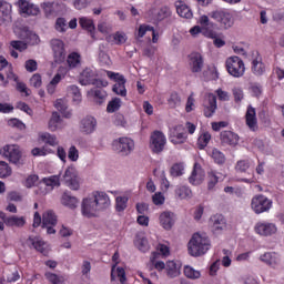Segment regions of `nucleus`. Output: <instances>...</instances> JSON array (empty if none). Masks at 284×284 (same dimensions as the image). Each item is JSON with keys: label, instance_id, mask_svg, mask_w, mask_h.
Here are the masks:
<instances>
[{"label": "nucleus", "instance_id": "nucleus-1", "mask_svg": "<svg viewBox=\"0 0 284 284\" xmlns=\"http://www.w3.org/2000/svg\"><path fill=\"white\" fill-rule=\"evenodd\" d=\"M112 205L110 195L103 191H94L91 195L84 197L81 203V214L85 219H94L100 212L108 210Z\"/></svg>", "mask_w": 284, "mask_h": 284}, {"label": "nucleus", "instance_id": "nucleus-2", "mask_svg": "<svg viewBox=\"0 0 284 284\" xmlns=\"http://www.w3.org/2000/svg\"><path fill=\"white\" fill-rule=\"evenodd\" d=\"M159 257V253L153 252L150 256V261L153 265V267L158 272H165V275L168 278H179L181 276V270L183 267V264L181 261L178 260H169L166 262L163 261H156Z\"/></svg>", "mask_w": 284, "mask_h": 284}, {"label": "nucleus", "instance_id": "nucleus-3", "mask_svg": "<svg viewBox=\"0 0 284 284\" xmlns=\"http://www.w3.org/2000/svg\"><path fill=\"white\" fill-rule=\"evenodd\" d=\"M211 247L212 242L205 233H194L187 243L189 254L194 257L204 256Z\"/></svg>", "mask_w": 284, "mask_h": 284}, {"label": "nucleus", "instance_id": "nucleus-4", "mask_svg": "<svg viewBox=\"0 0 284 284\" xmlns=\"http://www.w3.org/2000/svg\"><path fill=\"white\" fill-rule=\"evenodd\" d=\"M0 154L13 165H23V151L18 144H6L0 149Z\"/></svg>", "mask_w": 284, "mask_h": 284}, {"label": "nucleus", "instance_id": "nucleus-5", "mask_svg": "<svg viewBox=\"0 0 284 284\" xmlns=\"http://www.w3.org/2000/svg\"><path fill=\"white\" fill-rule=\"evenodd\" d=\"M61 181L69 190H73L74 192L81 189V176H79V170H77L74 164L65 168Z\"/></svg>", "mask_w": 284, "mask_h": 284}, {"label": "nucleus", "instance_id": "nucleus-6", "mask_svg": "<svg viewBox=\"0 0 284 284\" xmlns=\"http://www.w3.org/2000/svg\"><path fill=\"white\" fill-rule=\"evenodd\" d=\"M274 207V201L264 194H256L251 199V210L254 214H268Z\"/></svg>", "mask_w": 284, "mask_h": 284}, {"label": "nucleus", "instance_id": "nucleus-7", "mask_svg": "<svg viewBox=\"0 0 284 284\" xmlns=\"http://www.w3.org/2000/svg\"><path fill=\"white\" fill-rule=\"evenodd\" d=\"M225 68L226 72L231 77H234V79H241V77L245 75V62H243V59L236 55L226 58Z\"/></svg>", "mask_w": 284, "mask_h": 284}, {"label": "nucleus", "instance_id": "nucleus-8", "mask_svg": "<svg viewBox=\"0 0 284 284\" xmlns=\"http://www.w3.org/2000/svg\"><path fill=\"white\" fill-rule=\"evenodd\" d=\"M210 18L220 23L224 30H230L234 26V14L227 9H217L210 12Z\"/></svg>", "mask_w": 284, "mask_h": 284}, {"label": "nucleus", "instance_id": "nucleus-9", "mask_svg": "<svg viewBox=\"0 0 284 284\" xmlns=\"http://www.w3.org/2000/svg\"><path fill=\"white\" fill-rule=\"evenodd\" d=\"M254 232L257 236L272 239L278 235V225L270 221H260L254 225Z\"/></svg>", "mask_w": 284, "mask_h": 284}, {"label": "nucleus", "instance_id": "nucleus-10", "mask_svg": "<svg viewBox=\"0 0 284 284\" xmlns=\"http://www.w3.org/2000/svg\"><path fill=\"white\" fill-rule=\"evenodd\" d=\"M104 74H106L110 81L114 82L112 88L114 94H118V97H128V89H125V83H128V80L123 74L113 71H104Z\"/></svg>", "mask_w": 284, "mask_h": 284}, {"label": "nucleus", "instance_id": "nucleus-11", "mask_svg": "<svg viewBox=\"0 0 284 284\" xmlns=\"http://www.w3.org/2000/svg\"><path fill=\"white\" fill-rule=\"evenodd\" d=\"M114 152L121 156H130L134 152V140L130 138H119L112 142Z\"/></svg>", "mask_w": 284, "mask_h": 284}, {"label": "nucleus", "instance_id": "nucleus-12", "mask_svg": "<svg viewBox=\"0 0 284 284\" xmlns=\"http://www.w3.org/2000/svg\"><path fill=\"white\" fill-rule=\"evenodd\" d=\"M149 145L154 154H161L165 150V145H168V138L163 132L154 131L151 133Z\"/></svg>", "mask_w": 284, "mask_h": 284}, {"label": "nucleus", "instance_id": "nucleus-13", "mask_svg": "<svg viewBox=\"0 0 284 284\" xmlns=\"http://www.w3.org/2000/svg\"><path fill=\"white\" fill-rule=\"evenodd\" d=\"M61 185V176L60 175H51L49 178H44L40 183L39 190L36 191V194L40 196H45V194H50L54 187H59Z\"/></svg>", "mask_w": 284, "mask_h": 284}, {"label": "nucleus", "instance_id": "nucleus-14", "mask_svg": "<svg viewBox=\"0 0 284 284\" xmlns=\"http://www.w3.org/2000/svg\"><path fill=\"white\" fill-rule=\"evenodd\" d=\"M197 26L203 29V37L215 38L216 37V23L210 19V13L200 14L197 18Z\"/></svg>", "mask_w": 284, "mask_h": 284}, {"label": "nucleus", "instance_id": "nucleus-15", "mask_svg": "<svg viewBox=\"0 0 284 284\" xmlns=\"http://www.w3.org/2000/svg\"><path fill=\"white\" fill-rule=\"evenodd\" d=\"M0 81L3 88L8 87V81H14L17 82L16 90H18V92L23 94V97H30L31 94L30 89H28V85H26V83L23 82H19V77H17V74H14V72L12 71H10L7 74V80H6V75H3V73H0Z\"/></svg>", "mask_w": 284, "mask_h": 284}, {"label": "nucleus", "instance_id": "nucleus-16", "mask_svg": "<svg viewBox=\"0 0 284 284\" xmlns=\"http://www.w3.org/2000/svg\"><path fill=\"white\" fill-rule=\"evenodd\" d=\"M50 48L55 63H61L65 59V42L59 38H53L50 40Z\"/></svg>", "mask_w": 284, "mask_h": 284}, {"label": "nucleus", "instance_id": "nucleus-17", "mask_svg": "<svg viewBox=\"0 0 284 284\" xmlns=\"http://www.w3.org/2000/svg\"><path fill=\"white\" fill-rule=\"evenodd\" d=\"M18 7L22 17H39V14H41L39 6L28 0H18Z\"/></svg>", "mask_w": 284, "mask_h": 284}, {"label": "nucleus", "instance_id": "nucleus-18", "mask_svg": "<svg viewBox=\"0 0 284 284\" xmlns=\"http://www.w3.org/2000/svg\"><path fill=\"white\" fill-rule=\"evenodd\" d=\"M112 261L115 264L112 265V268H111V281H116V278H119L121 284H125V282L128 281V278L125 277V268L121 266H116L119 265V252H115L113 254Z\"/></svg>", "mask_w": 284, "mask_h": 284}, {"label": "nucleus", "instance_id": "nucleus-19", "mask_svg": "<svg viewBox=\"0 0 284 284\" xmlns=\"http://www.w3.org/2000/svg\"><path fill=\"white\" fill-rule=\"evenodd\" d=\"M168 17H172V10L169 7H162L160 9L152 8L146 12V19L151 21H163Z\"/></svg>", "mask_w": 284, "mask_h": 284}, {"label": "nucleus", "instance_id": "nucleus-20", "mask_svg": "<svg viewBox=\"0 0 284 284\" xmlns=\"http://www.w3.org/2000/svg\"><path fill=\"white\" fill-rule=\"evenodd\" d=\"M159 223L163 230L170 232V230H172L176 223V214H174L172 211H163L159 215Z\"/></svg>", "mask_w": 284, "mask_h": 284}, {"label": "nucleus", "instance_id": "nucleus-21", "mask_svg": "<svg viewBox=\"0 0 284 284\" xmlns=\"http://www.w3.org/2000/svg\"><path fill=\"white\" fill-rule=\"evenodd\" d=\"M65 74H68V69L61 67L59 68L57 74L51 79V81L47 84L48 94H54L57 92V87L63 79H65Z\"/></svg>", "mask_w": 284, "mask_h": 284}, {"label": "nucleus", "instance_id": "nucleus-22", "mask_svg": "<svg viewBox=\"0 0 284 284\" xmlns=\"http://www.w3.org/2000/svg\"><path fill=\"white\" fill-rule=\"evenodd\" d=\"M97 119L94 116H85L80 121V132L85 135L97 132Z\"/></svg>", "mask_w": 284, "mask_h": 284}, {"label": "nucleus", "instance_id": "nucleus-23", "mask_svg": "<svg viewBox=\"0 0 284 284\" xmlns=\"http://www.w3.org/2000/svg\"><path fill=\"white\" fill-rule=\"evenodd\" d=\"M205 181V171L201 164L195 163L191 176H189V183L191 185H201Z\"/></svg>", "mask_w": 284, "mask_h": 284}, {"label": "nucleus", "instance_id": "nucleus-24", "mask_svg": "<svg viewBox=\"0 0 284 284\" xmlns=\"http://www.w3.org/2000/svg\"><path fill=\"white\" fill-rule=\"evenodd\" d=\"M260 261L273 270H278V266L281 265V255L274 252H266L260 256Z\"/></svg>", "mask_w": 284, "mask_h": 284}, {"label": "nucleus", "instance_id": "nucleus-25", "mask_svg": "<svg viewBox=\"0 0 284 284\" xmlns=\"http://www.w3.org/2000/svg\"><path fill=\"white\" fill-rule=\"evenodd\" d=\"M222 145H230V148H236L241 138L239 134L232 131H222L220 134Z\"/></svg>", "mask_w": 284, "mask_h": 284}, {"label": "nucleus", "instance_id": "nucleus-26", "mask_svg": "<svg viewBox=\"0 0 284 284\" xmlns=\"http://www.w3.org/2000/svg\"><path fill=\"white\" fill-rule=\"evenodd\" d=\"M216 108V95L214 93H209L204 102V116L207 119H210V116H214Z\"/></svg>", "mask_w": 284, "mask_h": 284}, {"label": "nucleus", "instance_id": "nucleus-27", "mask_svg": "<svg viewBox=\"0 0 284 284\" xmlns=\"http://www.w3.org/2000/svg\"><path fill=\"white\" fill-rule=\"evenodd\" d=\"M0 219H2L3 223H6L8 227H23V225H26L24 216L11 215L6 217V213L0 212Z\"/></svg>", "mask_w": 284, "mask_h": 284}, {"label": "nucleus", "instance_id": "nucleus-28", "mask_svg": "<svg viewBox=\"0 0 284 284\" xmlns=\"http://www.w3.org/2000/svg\"><path fill=\"white\" fill-rule=\"evenodd\" d=\"M65 125L67 124L63 122V119H61L59 112H52L51 118L48 122V129L50 130V132H58V130H63Z\"/></svg>", "mask_w": 284, "mask_h": 284}, {"label": "nucleus", "instance_id": "nucleus-29", "mask_svg": "<svg viewBox=\"0 0 284 284\" xmlns=\"http://www.w3.org/2000/svg\"><path fill=\"white\" fill-rule=\"evenodd\" d=\"M251 71L255 77H263L267 72V67L263 63L261 55H255L251 62Z\"/></svg>", "mask_w": 284, "mask_h": 284}, {"label": "nucleus", "instance_id": "nucleus-30", "mask_svg": "<svg viewBox=\"0 0 284 284\" xmlns=\"http://www.w3.org/2000/svg\"><path fill=\"white\" fill-rule=\"evenodd\" d=\"M28 247H34L40 254H48L49 246L41 237H28L27 240Z\"/></svg>", "mask_w": 284, "mask_h": 284}, {"label": "nucleus", "instance_id": "nucleus-31", "mask_svg": "<svg viewBox=\"0 0 284 284\" xmlns=\"http://www.w3.org/2000/svg\"><path fill=\"white\" fill-rule=\"evenodd\" d=\"M245 121L247 128L252 132H256L258 130V120L256 119V109L253 106H248L245 114Z\"/></svg>", "mask_w": 284, "mask_h": 284}, {"label": "nucleus", "instance_id": "nucleus-32", "mask_svg": "<svg viewBox=\"0 0 284 284\" xmlns=\"http://www.w3.org/2000/svg\"><path fill=\"white\" fill-rule=\"evenodd\" d=\"M189 65L192 72H201L203 70V55L199 52H193L189 55Z\"/></svg>", "mask_w": 284, "mask_h": 284}, {"label": "nucleus", "instance_id": "nucleus-33", "mask_svg": "<svg viewBox=\"0 0 284 284\" xmlns=\"http://www.w3.org/2000/svg\"><path fill=\"white\" fill-rule=\"evenodd\" d=\"M210 226L214 234H219L222 230L225 229V220L223 215H213L210 219Z\"/></svg>", "mask_w": 284, "mask_h": 284}, {"label": "nucleus", "instance_id": "nucleus-34", "mask_svg": "<svg viewBox=\"0 0 284 284\" xmlns=\"http://www.w3.org/2000/svg\"><path fill=\"white\" fill-rule=\"evenodd\" d=\"M38 139L41 143L50 145V148H57V145H59V138L50 132H40L38 134Z\"/></svg>", "mask_w": 284, "mask_h": 284}, {"label": "nucleus", "instance_id": "nucleus-35", "mask_svg": "<svg viewBox=\"0 0 284 284\" xmlns=\"http://www.w3.org/2000/svg\"><path fill=\"white\" fill-rule=\"evenodd\" d=\"M79 23L82 30H87L88 33L92 38H94V32H97V27L94 26V20L89 17H81L79 18Z\"/></svg>", "mask_w": 284, "mask_h": 284}, {"label": "nucleus", "instance_id": "nucleus-36", "mask_svg": "<svg viewBox=\"0 0 284 284\" xmlns=\"http://www.w3.org/2000/svg\"><path fill=\"white\" fill-rule=\"evenodd\" d=\"M94 77H97V74L92 69H89V68L84 69L80 75L81 85H94L95 83Z\"/></svg>", "mask_w": 284, "mask_h": 284}, {"label": "nucleus", "instance_id": "nucleus-37", "mask_svg": "<svg viewBox=\"0 0 284 284\" xmlns=\"http://www.w3.org/2000/svg\"><path fill=\"white\" fill-rule=\"evenodd\" d=\"M106 41L109 43H113V45H123L128 43V34L123 31H116L115 33L106 37Z\"/></svg>", "mask_w": 284, "mask_h": 284}, {"label": "nucleus", "instance_id": "nucleus-38", "mask_svg": "<svg viewBox=\"0 0 284 284\" xmlns=\"http://www.w3.org/2000/svg\"><path fill=\"white\" fill-rule=\"evenodd\" d=\"M67 97H70L72 99V102L74 103V105H79V103L83 101V98L81 95V90L79 89V87L74 84L67 87Z\"/></svg>", "mask_w": 284, "mask_h": 284}, {"label": "nucleus", "instance_id": "nucleus-39", "mask_svg": "<svg viewBox=\"0 0 284 284\" xmlns=\"http://www.w3.org/2000/svg\"><path fill=\"white\" fill-rule=\"evenodd\" d=\"M61 204L64 205V207H69V210H77V207H79V199L64 192L61 196Z\"/></svg>", "mask_w": 284, "mask_h": 284}, {"label": "nucleus", "instance_id": "nucleus-40", "mask_svg": "<svg viewBox=\"0 0 284 284\" xmlns=\"http://www.w3.org/2000/svg\"><path fill=\"white\" fill-rule=\"evenodd\" d=\"M223 179H225V175L214 170H210L207 172V189L214 190V187H216V183H219L220 181H223Z\"/></svg>", "mask_w": 284, "mask_h": 284}, {"label": "nucleus", "instance_id": "nucleus-41", "mask_svg": "<svg viewBox=\"0 0 284 284\" xmlns=\"http://www.w3.org/2000/svg\"><path fill=\"white\" fill-rule=\"evenodd\" d=\"M175 8L179 17H181L182 19H192L194 17L192 9H190L187 4L181 1L176 2Z\"/></svg>", "mask_w": 284, "mask_h": 284}, {"label": "nucleus", "instance_id": "nucleus-42", "mask_svg": "<svg viewBox=\"0 0 284 284\" xmlns=\"http://www.w3.org/2000/svg\"><path fill=\"white\" fill-rule=\"evenodd\" d=\"M134 245L140 252H150V242H148V237L143 234L136 235Z\"/></svg>", "mask_w": 284, "mask_h": 284}, {"label": "nucleus", "instance_id": "nucleus-43", "mask_svg": "<svg viewBox=\"0 0 284 284\" xmlns=\"http://www.w3.org/2000/svg\"><path fill=\"white\" fill-rule=\"evenodd\" d=\"M19 281H21V273L19 272V268L13 267L7 271L4 281L0 284L17 283Z\"/></svg>", "mask_w": 284, "mask_h": 284}, {"label": "nucleus", "instance_id": "nucleus-44", "mask_svg": "<svg viewBox=\"0 0 284 284\" xmlns=\"http://www.w3.org/2000/svg\"><path fill=\"white\" fill-rule=\"evenodd\" d=\"M67 65L69 70H74L81 65V54L72 52L67 57Z\"/></svg>", "mask_w": 284, "mask_h": 284}, {"label": "nucleus", "instance_id": "nucleus-45", "mask_svg": "<svg viewBox=\"0 0 284 284\" xmlns=\"http://www.w3.org/2000/svg\"><path fill=\"white\" fill-rule=\"evenodd\" d=\"M183 274L186 278H190L191 281H199V278H201L202 276L201 271L194 268V266L191 265H184Z\"/></svg>", "mask_w": 284, "mask_h": 284}, {"label": "nucleus", "instance_id": "nucleus-46", "mask_svg": "<svg viewBox=\"0 0 284 284\" xmlns=\"http://www.w3.org/2000/svg\"><path fill=\"white\" fill-rule=\"evenodd\" d=\"M57 214L53 211L48 210L42 214V226L57 225Z\"/></svg>", "mask_w": 284, "mask_h": 284}, {"label": "nucleus", "instance_id": "nucleus-47", "mask_svg": "<svg viewBox=\"0 0 284 284\" xmlns=\"http://www.w3.org/2000/svg\"><path fill=\"white\" fill-rule=\"evenodd\" d=\"M210 141H212V134L207 131H203L197 138V146L200 150H205L207 145H210Z\"/></svg>", "mask_w": 284, "mask_h": 284}, {"label": "nucleus", "instance_id": "nucleus-48", "mask_svg": "<svg viewBox=\"0 0 284 284\" xmlns=\"http://www.w3.org/2000/svg\"><path fill=\"white\" fill-rule=\"evenodd\" d=\"M175 195L178 199H181V201H187L192 197V190L187 186H178L175 189Z\"/></svg>", "mask_w": 284, "mask_h": 284}, {"label": "nucleus", "instance_id": "nucleus-49", "mask_svg": "<svg viewBox=\"0 0 284 284\" xmlns=\"http://www.w3.org/2000/svg\"><path fill=\"white\" fill-rule=\"evenodd\" d=\"M122 105L123 101L120 98H113L106 105V112H109V114L118 112V110H121Z\"/></svg>", "mask_w": 284, "mask_h": 284}, {"label": "nucleus", "instance_id": "nucleus-50", "mask_svg": "<svg viewBox=\"0 0 284 284\" xmlns=\"http://www.w3.org/2000/svg\"><path fill=\"white\" fill-rule=\"evenodd\" d=\"M89 95L93 97L95 102L99 103V105H101V103H103V101H105V98L108 97L105 91L101 89H93L89 91Z\"/></svg>", "mask_w": 284, "mask_h": 284}, {"label": "nucleus", "instance_id": "nucleus-51", "mask_svg": "<svg viewBox=\"0 0 284 284\" xmlns=\"http://www.w3.org/2000/svg\"><path fill=\"white\" fill-rule=\"evenodd\" d=\"M148 32H154V27L145 23L140 24L135 32V37L136 39H143V37L148 34Z\"/></svg>", "mask_w": 284, "mask_h": 284}, {"label": "nucleus", "instance_id": "nucleus-52", "mask_svg": "<svg viewBox=\"0 0 284 284\" xmlns=\"http://www.w3.org/2000/svg\"><path fill=\"white\" fill-rule=\"evenodd\" d=\"M170 140L173 145H181L182 143H185V141H187V135L183 132L172 133Z\"/></svg>", "mask_w": 284, "mask_h": 284}, {"label": "nucleus", "instance_id": "nucleus-53", "mask_svg": "<svg viewBox=\"0 0 284 284\" xmlns=\"http://www.w3.org/2000/svg\"><path fill=\"white\" fill-rule=\"evenodd\" d=\"M128 195H120L115 199V207L118 212H123L128 207Z\"/></svg>", "mask_w": 284, "mask_h": 284}, {"label": "nucleus", "instance_id": "nucleus-54", "mask_svg": "<svg viewBox=\"0 0 284 284\" xmlns=\"http://www.w3.org/2000/svg\"><path fill=\"white\" fill-rule=\"evenodd\" d=\"M12 175V168L8 162L0 161V179H6Z\"/></svg>", "mask_w": 284, "mask_h": 284}, {"label": "nucleus", "instance_id": "nucleus-55", "mask_svg": "<svg viewBox=\"0 0 284 284\" xmlns=\"http://www.w3.org/2000/svg\"><path fill=\"white\" fill-rule=\"evenodd\" d=\"M54 28L57 32H60L61 34L68 32V21L65 20V18H58L55 20Z\"/></svg>", "mask_w": 284, "mask_h": 284}, {"label": "nucleus", "instance_id": "nucleus-56", "mask_svg": "<svg viewBox=\"0 0 284 284\" xmlns=\"http://www.w3.org/2000/svg\"><path fill=\"white\" fill-rule=\"evenodd\" d=\"M53 105H54L55 110H58L59 112L64 114L65 111L68 110V100H65V98L57 99L54 101Z\"/></svg>", "mask_w": 284, "mask_h": 284}, {"label": "nucleus", "instance_id": "nucleus-57", "mask_svg": "<svg viewBox=\"0 0 284 284\" xmlns=\"http://www.w3.org/2000/svg\"><path fill=\"white\" fill-rule=\"evenodd\" d=\"M185 174V164L176 163L171 168V176H183Z\"/></svg>", "mask_w": 284, "mask_h": 284}, {"label": "nucleus", "instance_id": "nucleus-58", "mask_svg": "<svg viewBox=\"0 0 284 284\" xmlns=\"http://www.w3.org/2000/svg\"><path fill=\"white\" fill-rule=\"evenodd\" d=\"M32 156H48V154H52V150L45 146L34 148L31 150Z\"/></svg>", "mask_w": 284, "mask_h": 284}, {"label": "nucleus", "instance_id": "nucleus-59", "mask_svg": "<svg viewBox=\"0 0 284 284\" xmlns=\"http://www.w3.org/2000/svg\"><path fill=\"white\" fill-rule=\"evenodd\" d=\"M153 205L161 206L165 204V195L162 192H155L151 196Z\"/></svg>", "mask_w": 284, "mask_h": 284}, {"label": "nucleus", "instance_id": "nucleus-60", "mask_svg": "<svg viewBox=\"0 0 284 284\" xmlns=\"http://www.w3.org/2000/svg\"><path fill=\"white\" fill-rule=\"evenodd\" d=\"M232 94L235 103H241V101L245 99V94L243 93V89L241 87H234L232 89Z\"/></svg>", "mask_w": 284, "mask_h": 284}, {"label": "nucleus", "instance_id": "nucleus-61", "mask_svg": "<svg viewBox=\"0 0 284 284\" xmlns=\"http://www.w3.org/2000/svg\"><path fill=\"white\" fill-rule=\"evenodd\" d=\"M211 156L215 161V163H219V164L225 163V154H223V152H221L219 149H213Z\"/></svg>", "mask_w": 284, "mask_h": 284}, {"label": "nucleus", "instance_id": "nucleus-62", "mask_svg": "<svg viewBox=\"0 0 284 284\" xmlns=\"http://www.w3.org/2000/svg\"><path fill=\"white\" fill-rule=\"evenodd\" d=\"M68 159L69 161H72V163H77V161H79V149H77V146L71 145L68 149Z\"/></svg>", "mask_w": 284, "mask_h": 284}, {"label": "nucleus", "instance_id": "nucleus-63", "mask_svg": "<svg viewBox=\"0 0 284 284\" xmlns=\"http://www.w3.org/2000/svg\"><path fill=\"white\" fill-rule=\"evenodd\" d=\"M168 102L170 108H179V105H181V95H179L176 92L171 93Z\"/></svg>", "mask_w": 284, "mask_h": 284}, {"label": "nucleus", "instance_id": "nucleus-64", "mask_svg": "<svg viewBox=\"0 0 284 284\" xmlns=\"http://www.w3.org/2000/svg\"><path fill=\"white\" fill-rule=\"evenodd\" d=\"M98 31L101 32V34H110L112 32V24L105 21L99 22Z\"/></svg>", "mask_w": 284, "mask_h": 284}]
</instances>
